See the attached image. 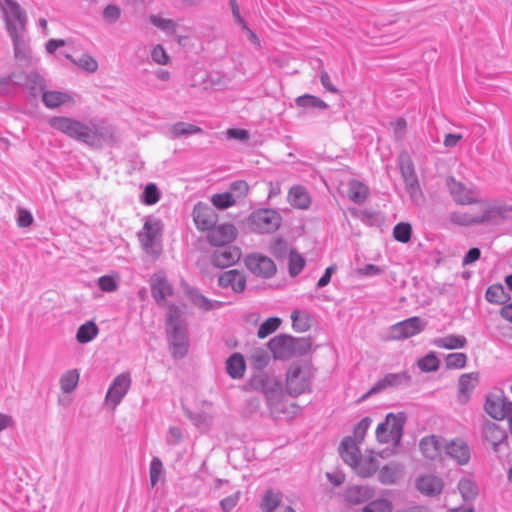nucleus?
I'll list each match as a JSON object with an SVG mask.
<instances>
[{
  "instance_id": "nucleus-1",
  "label": "nucleus",
  "mask_w": 512,
  "mask_h": 512,
  "mask_svg": "<svg viewBox=\"0 0 512 512\" xmlns=\"http://www.w3.org/2000/svg\"><path fill=\"white\" fill-rule=\"evenodd\" d=\"M48 124L54 130L91 147H99L111 136L110 129L97 121L84 123L72 117L54 116L48 120Z\"/></svg>"
},
{
  "instance_id": "nucleus-2",
  "label": "nucleus",
  "mask_w": 512,
  "mask_h": 512,
  "mask_svg": "<svg viewBox=\"0 0 512 512\" xmlns=\"http://www.w3.org/2000/svg\"><path fill=\"white\" fill-rule=\"evenodd\" d=\"M166 330L172 356L183 358L187 354L189 345L187 322L182 317L181 310L175 305L169 306Z\"/></svg>"
},
{
  "instance_id": "nucleus-3",
  "label": "nucleus",
  "mask_w": 512,
  "mask_h": 512,
  "mask_svg": "<svg viewBox=\"0 0 512 512\" xmlns=\"http://www.w3.org/2000/svg\"><path fill=\"white\" fill-rule=\"evenodd\" d=\"M407 417L404 412L388 413L385 420L378 424L375 434L380 444L397 448L400 445Z\"/></svg>"
},
{
  "instance_id": "nucleus-4",
  "label": "nucleus",
  "mask_w": 512,
  "mask_h": 512,
  "mask_svg": "<svg viewBox=\"0 0 512 512\" xmlns=\"http://www.w3.org/2000/svg\"><path fill=\"white\" fill-rule=\"evenodd\" d=\"M268 347L276 359H288L293 356L304 355L310 349L309 342L304 338H294L280 335L271 339Z\"/></svg>"
},
{
  "instance_id": "nucleus-5",
  "label": "nucleus",
  "mask_w": 512,
  "mask_h": 512,
  "mask_svg": "<svg viewBox=\"0 0 512 512\" xmlns=\"http://www.w3.org/2000/svg\"><path fill=\"white\" fill-rule=\"evenodd\" d=\"M342 459L362 477H369L379 467L374 450H340Z\"/></svg>"
},
{
  "instance_id": "nucleus-6",
  "label": "nucleus",
  "mask_w": 512,
  "mask_h": 512,
  "mask_svg": "<svg viewBox=\"0 0 512 512\" xmlns=\"http://www.w3.org/2000/svg\"><path fill=\"white\" fill-rule=\"evenodd\" d=\"M446 187L455 204L460 206L489 204L480 197V191L475 185H466L454 177L446 179Z\"/></svg>"
},
{
  "instance_id": "nucleus-7",
  "label": "nucleus",
  "mask_w": 512,
  "mask_h": 512,
  "mask_svg": "<svg viewBox=\"0 0 512 512\" xmlns=\"http://www.w3.org/2000/svg\"><path fill=\"white\" fill-rule=\"evenodd\" d=\"M313 378L312 367L308 364H293L286 376V389L292 396H298L310 390Z\"/></svg>"
},
{
  "instance_id": "nucleus-8",
  "label": "nucleus",
  "mask_w": 512,
  "mask_h": 512,
  "mask_svg": "<svg viewBox=\"0 0 512 512\" xmlns=\"http://www.w3.org/2000/svg\"><path fill=\"white\" fill-rule=\"evenodd\" d=\"M477 211H454L450 213L449 220L458 226H473L490 222L498 213L495 206L483 204Z\"/></svg>"
},
{
  "instance_id": "nucleus-9",
  "label": "nucleus",
  "mask_w": 512,
  "mask_h": 512,
  "mask_svg": "<svg viewBox=\"0 0 512 512\" xmlns=\"http://www.w3.org/2000/svg\"><path fill=\"white\" fill-rule=\"evenodd\" d=\"M282 222L280 213L275 209L262 208L253 211L247 220L248 226L254 232L265 234L276 231Z\"/></svg>"
},
{
  "instance_id": "nucleus-10",
  "label": "nucleus",
  "mask_w": 512,
  "mask_h": 512,
  "mask_svg": "<svg viewBox=\"0 0 512 512\" xmlns=\"http://www.w3.org/2000/svg\"><path fill=\"white\" fill-rule=\"evenodd\" d=\"M162 223L158 219H148L145 221L142 231L138 238L143 250L151 256L157 257L162 250Z\"/></svg>"
},
{
  "instance_id": "nucleus-11",
  "label": "nucleus",
  "mask_w": 512,
  "mask_h": 512,
  "mask_svg": "<svg viewBox=\"0 0 512 512\" xmlns=\"http://www.w3.org/2000/svg\"><path fill=\"white\" fill-rule=\"evenodd\" d=\"M2 11L8 34L13 29L15 32L25 31L27 15L16 0H4Z\"/></svg>"
},
{
  "instance_id": "nucleus-12",
  "label": "nucleus",
  "mask_w": 512,
  "mask_h": 512,
  "mask_svg": "<svg viewBox=\"0 0 512 512\" xmlns=\"http://www.w3.org/2000/svg\"><path fill=\"white\" fill-rule=\"evenodd\" d=\"M246 268L256 277L269 279L277 271L274 261L261 253H251L244 258Z\"/></svg>"
},
{
  "instance_id": "nucleus-13",
  "label": "nucleus",
  "mask_w": 512,
  "mask_h": 512,
  "mask_svg": "<svg viewBox=\"0 0 512 512\" xmlns=\"http://www.w3.org/2000/svg\"><path fill=\"white\" fill-rule=\"evenodd\" d=\"M411 375L402 371L399 373H388L382 379L377 381L364 395L359 398V402L367 400L372 395L378 394L388 388H396L402 385H409Z\"/></svg>"
},
{
  "instance_id": "nucleus-14",
  "label": "nucleus",
  "mask_w": 512,
  "mask_h": 512,
  "mask_svg": "<svg viewBox=\"0 0 512 512\" xmlns=\"http://www.w3.org/2000/svg\"><path fill=\"white\" fill-rule=\"evenodd\" d=\"M426 323L419 317L414 316L400 321L389 328V338L392 340L407 339L421 333Z\"/></svg>"
},
{
  "instance_id": "nucleus-15",
  "label": "nucleus",
  "mask_w": 512,
  "mask_h": 512,
  "mask_svg": "<svg viewBox=\"0 0 512 512\" xmlns=\"http://www.w3.org/2000/svg\"><path fill=\"white\" fill-rule=\"evenodd\" d=\"M131 386L129 373L119 374L111 383L105 396V404L113 410L121 403Z\"/></svg>"
},
{
  "instance_id": "nucleus-16",
  "label": "nucleus",
  "mask_w": 512,
  "mask_h": 512,
  "mask_svg": "<svg viewBox=\"0 0 512 512\" xmlns=\"http://www.w3.org/2000/svg\"><path fill=\"white\" fill-rule=\"evenodd\" d=\"M485 411L495 420L506 419L512 412V401L504 396L488 395L485 402Z\"/></svg>"
},
{
  "instance_id": "nucleus-17",
  "label": "nucleus",
  "mask_w": 512,
  "mask_h": 512,
  "mask_svg": "<svg viewBox=\"0 0 512 512\" xmlns=\"http://www.w3.org/2000/svg\"><path fill=\"white\" fill-rule=\"evenodd\" d=\"M241 255V250L236 246H219L211 253L210 260L217 268H227L236 264Z\"/></svg>"
},
{
  "instance_id": "nucleus-18",
  "label": "nucleus",
  "mask_w": 512,
  "mask_h": 512,
  "mask_svg": "<svg viewBox=\"0 0 512 512\" xmlns=\"http://www.w3.org/2000/svg\"><path fill=\"white\" fill-rule=\"evenodd\" d=\"M13 43L14 57L23 65H32L34 58L31 53L29 40L26 37L25 31L15 32L8 34Z\"/></svg>"
},
{
  "instance_id": "nucleus-19",
  "label": "nucleus",
  "mask_w": 512,
  "mask_h": 512,
  "mask_svg": "<svg viewBox=\"0 0 512 512\" xmlns=\"http://www.w3.org/2000/svg\"><path fill=\"white\" fill-rule=\"evenodd\" d=\"M193 220L197 229L201 231H209L216 225L218 216L212 207L199 202L194 206Z\"/></svg>"
},
{
  "instance_id": "nucleus-20",
  "label": "nucleus",
  "mask_w": 512,
  "mask_h": 512,
  "mask_svg": "<svg viewBox=\"0 0 512 512\" xmlns=\"http://www.w3.org/2000/svg\"><path fill=\"white\" fill-rule=\"evenodd\" d=\"M42 102L49 109L61 106L72 107L76 104L75 95L66 91L45 90L42 93Z\"/></svg>"
},
{
  "instance_id": "nucleus-21",
  "label": "nucleus",
  "mask_w": 512,
  "mask_h": 512,
  "mask_svg": "<svg viewBox=\"0 0 512 512\" xmlns=\"http://www.w3.org/2000/svg\"><path fill=\"white\" fill-rule=\"evenodd\" d=\"M151 293L159 306H165L167 297L173 294V288L163 274L157 273L151 278Z\"/></svg>"
},
{
  "instance_id": "nucleus-22",
  "label": "nucleus",
  "mask_w": 512,
  "mask_h": 512,
  "mask_svg": "<svg viewBox=\"0 0 512 512\" xmlns=\"http://www.w3.org/2000/svg\"><path fill=\"white\" fill-rule=\"evenodd\" d=\"M207 238L214 246H226L236 238V228L232 224L215 225L209 230Z\"/></svg>"
},
{
  "instance_id": "nucleus-23",
  "label": "nucleus",
  "mask_w": 512,
  "mask_h": 512,
  "mask_svg": "<svg viewBox=\"0 0 512 512\" xmlns=\"http://www.w3.org/2000/svg\"><path fill=\"white\" fill-rule=\"evenodd\" d=\"M218 285L222 288H230L235 293H241L246 287V277L243 272L236 269L228 270L220 274Z\"/></svg>"
},
{
  "instance_id": "nucleus-24",
  "label": "nucleus",
  "mask_w": 512,
  "mask_h": 512,
  "mask_svg": "<svg viewBox=\"0 0 512 512\" xmlns=\"http://www.w3.org/2000/svg\"><path fill=\"white\" fill-rule=\"evenodd\" d=\"M371 423L372 419L370 417L361 419L354 427L352 436L345 437L339 448H358L363 443Z\"/></svg>"
},
{
  "instance_id": "nucleus-25",
  "label": "nucleus",
  "mask_w": 512,
  "mask_h": 512,
  "mask_svg": "<svg viewBox=\"0 0 512 512\" xmlns=\"http://www.w3.org/2000/svg\"><path fill=\"white\" fill-rule=\"evenodd\" d=\"M415 486L421 494L428 497H435L442 492L444 482L437 476L424 475L416 479Z\"/></svg>"
},
{
  "instance_id": "nucleus-26",
  "label": "nucleus",
  "mask_w": 512,
  "mask_h": 512,
  "mask_svg": "<svg viewBox=\"0 0 512 512\" xmlns=\"http://www.w3.org/2000/svg\"><path fill=\"white\" fill-rule=\"evenodd\" d=\"M420 448H467V444L460 438L446 441L440 436L429 435L421 439Z\"/></svg>"
},
{
  "instance_id": "nucleus-27",
  "label": "nucleus",
  "mask_w": 512,
  "mask_h": 512,
  "mask_svg": "<svg viewBox=\"0 0 512 512\" xmlns=\"http://www.w3.org/2000/svg\"><path fill=\"white\" fill-rule=\"evenodd\" d=\"M483 439L491 448H497L507 439V433L498 424L487 423L483 427Z\"/></svg>"
},
{
  "instance_id": "nucleus-28",
  "label": "nucleus",
  "mask_w": 512,
  "mask_h": 512,
  "mask_svg": "<svg viewBox=\"0 0 512 512\" xmlns=\"http://www.w3.org/2000/svg\"><path fill=\"white\" fill-rule=\"evenodd\" d=\"M288 202L294 208L306 210L311 204V197L304 186L296 185L290 188Z\"/></svg>"
},
{
  "instance_id": "nucleus-29",
  "label": "nucleus",
  "mask_w": 512,
  "mask_h": 512,
  "mask_svg": "<svg viewBox=\"0 0 512 512\" xmlns=\"http://www.w3.org/2000/svg\"><path fill=\"white\" fill-rule=\"evenodd\" d=\"M478 382V374L477 373H466L460 376L459 378V396L458 399L461 403L467 402L469 399L470 393L474 390L476 384Z\"/></svg>"
},
{
  "instance_id": "nucleus-30",
  "label": "nucleus",
  "mask_w": 512,
  "mask_h": 512,
  "mask_svg": "<svg viewBox=\"0 0 512 512\" xmlns=\"http://www.w3.org/2000/svg\"><path fill=\"white\" fill-rule=\"evenodd\" d=\"M18 512H44L45 506L37 494L23 495V499L16 502Z\"/></svg>"
},
{
  "instance_id": "nucleus-31",
  "label": "nucleus",
  "mask_w": 512,
  "mask_h": 512,
  "mask_svg": "<svg viewBox=\"0 0 512 512\" xmlns=\"http://www.w3.org/2000/svg\"><path fill=\"white\" fill-rule=\"evenodd\" d=\"M433 345L443 349H461L467 345V339L465 336L449 334L445 337H438L432 341Z\"/></svg>"
},
{
  "instance_id": "nucleus-32",
  "label": "nucleus",
  "mask_w": 512,
  "mask_h": 512,
  "mask_svg": "<svg viewBox=\"0 0 512 512\" xmlns=\"http://www.w3.org/2000/svg\"><path fill=\"white\" fill-rule=\"evenodd\" d=\"M246 369L244 357L240 353L232 354L226 360V370L230 377L233 379H240L243 377Z\"/></svg>"
},
{
  "instance_id": "nucleus-33",
  "label": "nucleus",
  "mask_w": 512,
  "mask_h": 512,
  "mask_svg": "<svg viewBox=\"0 0 512 512\" xmlns=\"http://www.w3.org/2000/svg\"><path fill=\"white\" fill-rule=\"evenodd\" d=\"M404 468L399 464H389L384 466L379 473V480L382 484H395L403 476Z\"/></svg>"
},
{
  "instance_id": "nucleus-34",
  "label": "nucleus",
  "mask_w": 512,
  "mask_h": 512,
  "mask_svg": "<svg viewBox=\"0 0 512 512\" xmlns=\"http://www.w3.org/2000/svg\"><path fill=\"white\" fill-rule=\"evenodd\" d=\"M189 296L193 305L203 311H211L214 309H218L221 308L224 304L223 302L220 301L208 299L207 297L199 293L197 290H191L189 292Z\"/></svg>"
},
{
  "instance_id": "nucleus-35",
  "label": "nucleus",
  "mask_w": 512,
  "mask_h": 512,
  "mask_svg": "<svg viewBox=\"0 0 512 512\" xmlns=\"http://www.w3.org/2000/svg\"><path fill=\"white\" fill-rule=\"evenodd\" d=\"M44 78L36 71H32L25 77V82H21L18 80H15L16 85H23L26 88H28L33 95H36L38 92L45 91L44 90Z\"/></svg>"
},
{
  "instance_id": "nucleus-36",
  "label": "nucleus",
  "mask_w": 512,
  "mask_h": 512,
  "mask_svg": "<svg viewBox=\"0 0 512 512\" xmlns=\"http://www.w3.org/2000/svg\"><path fill=\"white\" fill-rule=\"evenodd\" d=\"M374 496V491L368 486L355 485L347 493L348 501L352 503H361Z\"/></svg>"
},
{
  "instance_id": "nucleus-37",
  "label": "nucleus",
  "mask_w": 512,
  "mask_h": 512,
  "mask_svg": "<svg viewBox=\"0 0 512 512\" xmlns=\"http://www.w3.org/2000/svg\"><path fill=\"white\" fill-rule=\"evenodd\" d=\"M368 196V188L363 183L352 180L348 186V197L356 204H362Z\"/></svg>"
},
{
  "instance_id": "nucleus-38",
  "label": "nucleus",
  "mask_w": 512,
  "mask_h": 512,
  "mask_svg": "<svg viewBox=\"0 0 512 512\" xmlns=\"http://www.w3.org/2000/svg\"><path fill=\"white\" fill-rule=\"evenodd\" d=\"M99 329L93 321H88L82 324L76 333V340L85 344L92 341L98 335Z\"/></svg>"
},
{
  "instance_id": "nucleus-39",
  "label": "nucleus",
  "mask_w": 512,
  "mask_h": 512,
  "mask_svg": "<svg viewBox=\"0 0 512 512\" xmlns=\"http://www.w3.org/2000/svg\"><path fill=\"white\" fill-rule=\"evenodd\" d=\"M80 378L77 369H71L64 372L60 377V387L64 393H71L78 385Z\"/></svg>"
},
{
  "instance_id": "nucleus-40",
  "label": "nucleus",
  "mask_w": 512,
  "mask_h": 512,
  "mask_svg": "<svg viewBox=\"0 0 512 512\" xmlns=\"http://www.w3.org/2000/svg\"><path fill=\"white\" fill-rule=\"evenodd\" d=\"M295 103L297 106L305 108V109H320L325 110L328 105L319 97H316L311 94H305L299 96L295 99Z\"/></svg>"
},
{
  "instance_id": "nucleus-41",
  "label": "nucleus",
  "mask_w": 512,
  "mask_h": 512,
  "mask_svg": "<svg viewBox=\"0 0 512 512\" xmlns=\"http://www.w3.org/2000/svg\"><path fill=\"white\" fill-rule=\"evenodd\" d=\"M150 484L152 487H156L159 483H163L165 480L164 468L161 460L154 457L150 463L149 469Z\"/></svg>"
},
{
  "instance_id": "nucleus-42",
  "label": "nucleus",
  "mask_w": 512,
  "mask_h": 512,
  "mask_svg": "<svg viewBox=\"0 0 512 512\" xmlns=\"http://www.w3.org/2000/svg\"><path fill=\"white\" fill-rule=\"evenodd\" d=\"M211 203L218 209H227L236 204V198L231 192L217 193L211 196Z\"/></svg>"
},
{
  "instance_id": "nucleus-43",
  "label": "nucleus",
  "mask_w": 512,
  "mask_h": 512,
  "mask_svg": "<svg viewBox=\"0 0 512 512\" xmlns=\"http://www.w3.org/2000/svg\"><path fill=\"white\" fill-rule=\"evenodd\" d=\"M150 22L163 32L169 35H173L176 32L177 24L174 20L163 18L159 15H151L149 17Z\"/></svg>"
},
{
  "instance_id": "nucleus-44",
  "label": "nucleus",
  "mask_w": 512,
  "mask_h": 512,
  "mask_svg": "<svg viewBox=\"0 0 512 512\" xmlns=\"http://www.w3.org/2000/svg\"><path fill=\"white\" fill-rule=\"evenodd\" d=\"M418 368L422 372H435L439 369L440 360L434 352H430L417 362Z\"/></svg>"
},
{
  "instance_id": "nucleus-45",
  "label": "nucleus",
  "mask_w": 512,
  "mask_h": 512,
  "mask_svg": "<svg viewBox=\"0 0 512 512\" xmlns=\"http://www.w3.org/2000/svg\"><path fill=\"white\" fill-rule=\"evenodd\" d=\"M201 132L202 129L200 127L185 122H177L171 127V133L176 138L181 136L198 134Z\"/></svg>"
},
{
  "instance_id": "nucleus-46",
  "label": "nucleus",
  "mask_w": 512,
  "mask_h": 512,
  "mask_svg": "<svg viewBox=\"0 0 512 512\" xmlns=\"http://www.w3.org/2000/svg\"><path fill=\"white\" fill-rule=\"evenodd\" d=\"M458 489L465 501L474 499L478 494L476 483L470 479H461L458 483Z\"/></svg>"
},
{
  "instance_id": "nucleus-47",
  "label": "nucleus",
  "mask_w": 512,
  "mask_h": 512,
  "mask_svg": "<svg viewBox=\"0 0 512 512\" xmlns=\"http://www.w3.org/2000/svg\"><path fill=\"white\" fill-rule=\"evenodd\" d=\"M66 58L89 73H93L98 69L97 61L88 54L82 55L78 60L73 59L69 54L66 55Z\"/></svg>"
},
{
  "instance_id": "nucleus-48",
  "label": "nucleus",
  "mask_w": 512,
  "mask_h": 512,
  "mask_svg": "<svg viewBox=\"0 0 512 512\" xmlns=\"http://www.w3.org/2000/svg\"><path fill=\"white\" fill-rule=\"evenodd\" d=\"M281 324V319L278 317H270L265 320L258 328L257 336L261 339L266 338L275 332Z\"/></svg>"
},
{
  "instance_id": "nucleus-49",
  "label": "nucleus",
  "mask_w": 512,
  "mask_h": 512,
  "mask_svg": "<svg viewBox=\"0 0 512 512\" xmlns=\"http://www.w3.org/2000/svg\"><path fill=\"white\" fill-rule=\"evenodd\" d=\"M97 285L103 292H115L119 287V277L117 275L101 276L98 278Z\"/></svg>"
},
{
  "instance_id": "nucleus-50",
  "label": "nucleus",
  "mask_w": 512,
  "mask_h": 512,
  "mask_svg": "<svg viewBox=\"0 0 512 512\" xmlns=\"http://www.w3.org/2000/svg\"><path fill=\"white\" fill-rule=\"evenodd\" d=\"M446 367L448 369H463L467 364V355L462 352H455L446 355Z\"/></svg>"
},
{
  "instance_id": "nucleus-51",
  "label": "nucleus",
  "mask_w": 512,
  "mask_h": 512,
  "mask_svg": "<svg viewBox=\"0 0 512 512\" xmlns=\"http://www.w3.org/2000/svg\"><path fill=\"white\" fill-rule=\"evenodd\" d=\"M443 452L444 455H441V457L444 460H454L458 465L467 464L471 457L469 450H443Z\"/></svg>"
},
{
  "instance_id": "nucleus-52",
  "label": "nucleus",
  "mask_w": 512,
  "mask_h": 512,
  "mask_svg": "<svg viewBox=\"0 0 512 512\" xmlns=\"http://www.w3.org/2000/svg\"><path fill=\"white\" fill-rule=\"evenodd\" d=\"M305 259L297 252L291 251L289 254V274L292 277L301 273L305 267Z\"/></svg>"
},
{
  "instance_id": "nucleus-53",
  "label": "nucleus",
  "mask_w": 512,
  "mask_h": 512,
  "mask_svg": "<svg viewBox=\"0 0 512 512\" xmlns=\"http://www.w3.org/2000/svg\"><path fill=\"white\" fill-rule=\"evenodd\" d=\"M281 495L273 491H267L262 499L261 507L265 512H273L280 504Z\"/></svg>"
},
{
  "instance_id": "nucleus-54",
  "label": "nucleus",
  "mask_w": 512,
  "mask_h": 512,
  "mask_svg": "<svg viewBox=\"0 0 512 512\" xmlns=\"http://www.w3.org/2000/svg\"><path fill=\"white\" fill-rule=\"evenodd\" d=\"M412 228L409 223L400 222L393 228V237L402 243H407L411 238Z\"/></svg>"
},
{
  "instance_id": "nucleus-55",
  "label": "nucleus",
  "mask_w": 512,
  "mask_h": 512,
  "mask_svg": "<svg viewBox=\"0 0 512 512\" xmlns=\"http://www.w3.org/2000/svg\"><path fill=\"white\" fill-rule=\"evenodd\" d=\"M392 503L387 499H378L366 505L362 512H391Z\"/></svg>"
},
{
  "instance_id": "nucleus-56",
  "label": "nucleus",
  "mask_w": 512,
  "mask_h": 512,
  "mask_svg": "<svg viewBox=\"0 0 512 512\" xmlns=\"http://www.w3.org/2000/svg\"><path fill=\"white\" fill-rule=\"evenodd\" d=\"M159 198L160 195L157 186L153 183L146 185L141 197L142 202L147 205H153L159 201Z\"/></svg>"
},
{
  "instance_id": "nucleus-57",
  "label": "nucleus",
  "mask_w": 512,
  "mask_h": 512,
  "mask_svg": "<svg viewBox=\"0 0 512 512\" xmlns=\"http://www.w3.org/2000/svg\"><path fill=\"white\" fill-rule=\"evenodd\" d=\"M399 166H400L401 175H402L404 181L417 178L416 174H415L413 162L411 161V159L409 157H401Z\"/></svg>"
},
{
  "instance_id": "nucleus-58",
  "label": "nucleus",
  "mask_w": 512,
  "mask_h": 512,
  "mask_svg": "<svg viewBox=\"0 0 512 512\" xmlns=\"http://www.w3.org/2000/svg\"><path fill=\"white\" fill-rule=\"evenodd\" d=\"M102 17L105 22L113 24L121 17V9L117 5L109 4L104 8Z\"/></svg>"
},
{
  "instance_id": "nucleus-59",
  "label": "nucleus",
  "mask_w": 512,
  "mask_h": 512,
  "mask_svg": "<svg viewBox=\"0 0 512 512\" xmlns=\"http://www.w3.org/2000/svg\"><path fill=\"white\" fill-rule=\"evenodd\" d=\"M151 58L158 65H167L170 62L169 55L160 44H157L153 47L151 51Z\"/></svg>"
},
{
  "instance_id": "nucleus-60",
  "label": "nucleus",
  "mask_w": 512,
  "mask_h": 512,
  "mask_svg": "<svg viewBox=\"0 0 512 512\" xmlns=\"http://www.w3.org/2000/svg\"><path fill=\"white\" fill-rule=\"evenodd\" d=\"M504 297V289L501 285H492L486 291V299L491 303H502Z\"/></svg>"
},
{
  "instance_id": "nucleus-61",
  "label": "nucleus",
  "mask_w": 512,
  "mask_h": 512,
  "mask_svg": "<svg viewBox=\"0 0 512 512\" xmlns=\"http://www.w3.org/2000/svg\"><path fill=\"white\" fill-rule=\"evenodd\" d=\"M241 492L235 491L233 494L225 497L220 501V506L223 512H230L239 502Z\"/></svg>"
},
{
  "instance_id": "nucleus-62",
  "label": "nucleus",
  "mask_w": 512,
  "mask_h": 512,
  "mask_svg": "<svg viewBox=\"0 0 512 512\" xmlns=\"http://www.w3.org/2000/svg\"><path fill=\"white\" fill-rule=\"evenodd\" d=\"M404 182H405L406 190L409 193L411 199L416 202L422 196V192L420 189L418 179L415 178V179H411V180H406Z\"/></svg>"
},
{
  "instance_id": "nucleus-63",
  "label": "nucleus",
  "mask_w": 512,
  "mask_h": 512,
  "mask_svg": "<svg viewBox=\"0 0 512 512\" xmlns=\"http://www.w3.org/2000/svg\"><path fill=\"white\" fill-rule=\"evenodd\" d=\"M231 193L233 192L237 198L245 197L249 191L248 184L243 180L234 181L230 184Z\"/></svg>"
},
{
  "instance_id": "nucleus-64",
  "label": "nucleus",
  "mask_w": 512,
  "mask_h": 512,
  "mask_svg": "<svg viewBox=\"0 0 512 512\" xmlns=\"http://www.w3.org/2000/svg\"><path fill=\"white\" fill-rule=\"evenodd\" d=\"M383 273V269L374 264H367L357 269V274L365 277H372Z\"/></svg>"
}]
</instances>
